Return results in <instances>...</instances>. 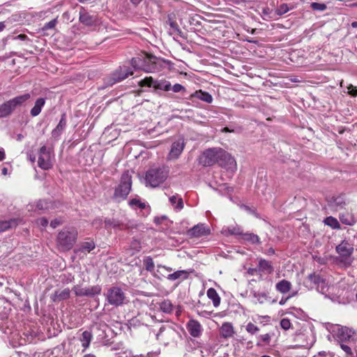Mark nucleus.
Listing matches in <instances>:
<instances>
[{"mask_svg": "<svg viewBox=\"0 0 357 357\" xmlns=\"http://www.w3.org/2000/svg\"><path fill=\"white\" fill-rule=\"evenodd\" d=\"M131 65L135 69H142L146 72H153L161 68L162 61L153 55L143 53L137 57L132 58Z\"/></svg>", "mask_w": 357, "mask_h": 357, "instance_id": "1", "label": "nucleus"}, {"mask_svg": "<svg viewBox=\"0 0 357 357\" xmlns=\"http://www.w3.org/2000/svg\"><path fill=\"white\" fill-rule=\"evenodd\" d=\"M77 237V231L75 227H65L57 236V245L63 251L70 250Z\"/></svg>", "mask_w": 357, "mask_h": 357, "instance_id": "2", "label": "nucleus"}, {"mask_svg": "<svg viewBox=\"0 0 357 357\" xmlns=\"http://www.w3.org/2000/svg\"><path fill=\"white\" fill-rule=\"evenodd\" d=\"M132 187V176L130 171L127 170L123 173L121 177L120 183L115 188L114 197L118 202L124 200L130 193Z\"/></svg>", "mask_w": 357, "mask_h": 357, "instance_id": "3", "label": "nucleus"}, {"mask_svg": "<svg viewBox=\"0 0 357 357\" xmlns=\"http://www.w3.org/2000/svg\"><path fill=\"white\" fill-rule=\"evenodd\" d=\"M168 174L169 170L165 167L149 169L146 172L145 178L146 185H149L152 188L158 186L166 180Z\"/></svg>", "mask_w": 357, "mask_h": 357, "instance_id": "4", "label": "nucleus"}, {"mask_svg": "<svg viewBox=\"0 0 357 357\" xmlns=\"http://www.w3.org/2000/svg\"><path fill=\"white\" fill-rule=\"evenodd\" d=\"M336 252L338 254V261L344 267H349L353 261L352 254L354 247L347 241H343L336 246Z\"/></svg>", "mask_w": 357, "mask_h": 357, "instance_id": "5", "label": "nucleus"}, {"mask_svg": "<svg viewBox=\"0 0 357 357\" xmlns=\"http://www.w3.org/2000/svg\"><path fill=\"white\" fill-rule=\"evenodd\" d=\"M31 98L29 93H25L9 100L0 106V117L10 115L17 107L21 106Z\"/></svg>", "mask_w": 357, "mask_h": 357, "instance_id": "6", "label": "nucleus"}, {"mask_svg": "<svg viewBox=\"0 0 357 357\" xmlns=\"http://www.w3.org/2000/svg\"><path fill=\"white\" fill-rule=\"evenodd\" d=\"M333 335L340 341H347L354 344L357 343V331L346 326H336L333 330Z\"/></svg>", "mask_w": 357, "mask_h": 357, "instance_id": "7", "label": "nucleus"}, {"mask_svg": "<svg viewBox=\"0 0 357 357\" xmlns=\"http://www.w3.org/2000/svg\"><path fill=\"white\" fill-rule=\"evenodd\" d=\"M140 86H153L155 89L163 90L165 91H169L172 85L169 81L167 80H154L151 77H146L139 82Z\"/></svg>", "mask_w": 357, "mask_h": 357, "instance_id": "8", "label": "nucleus"}, {"mask_svg": "<svg viewBox=\"0 0 357 357\" xmlns=\"http://www.w3.org/2000/svg\"><path fill=\"white\" fill-rule=\"evenodd\" d=\"M107 298L109 304L119 306L123 303L125 295L121 288L114 287L108 290Z\"/></svg>", "mask_w": 357, "mask_h": 357, "instance_id": "9", "label": "nucleus"}, {"mask_svg": "<svg viewBox=\"0 0 357 357\" xmlns=\"http://www.w3.org/2000/svg\"><path fill=\"white\" fill-rule=\"evenodd\" d=\"M304 284L308 289L317 288L321 292L324 291L326 289L325 281L319 275L315 273L309 275L304 282Z\"/></svg>", "mask_w": 357, "mask_h": 357, "instance_id": "10", "label": "nucleus"}, {"mask_svg": "<svg viewBox=\"0 0 357 357\" xmlns=\"http://www.w3.org/2000/svg\"><path fill=\"white\" fill-rule=\"evenodd\" d=\"M211 229L204 224H198L189 229L187 234L190 237L199 238L209 235Z\"/></svg>", "mask_w": 357, "mask_h": 357, "instance_id": "11", "label": "nucleus"}, {"mask_svg": "<svg viewBox=\"0 0 357 357\" xmlns=\"http://www.w3.org/2000/svg\"><path fill=\"white\" fill-rule=\"evenodd\" d=\"M132 72L130 71L127 67L120 68L112 74V79L113 81L110 83V84L112 85L116 82H121L127 78L129 75H132Z\"/></svg>", "mask_w": 357, "mask_h": 357, "instance_id": "12", "label": "nucleus"}, {"mask_svg": "<svg viewBox=\"0 0 357 357\" xmlns=\"http://www.w3.org/2000/svg\"><path fill=\"white\" fill-rule=\"evenodd\" d=\"M186 327L189 333L194 337H199L202 333V326L197 320H190L188 322Z\"/></svg>", "mask_w": 357, "mask_h": 357, "instance_id": "13", "label": "nucleus"}, {"mask_svg": "<svg viewBox=\"0 0 357 357\" xmlns=\"http://www.w3.org/2000/svg\"><path fill=\"white\" fill-rule=\"evenodd\" d=\"M79 20L81 23L86 26H93L97 23V17L88 13L83 8L79 12Z\"/></svg>", "mask_w": 357, "mask_h": 357, "instance_id": "14", "label": "nucleus"}, {"mask_svg": "<svg viewBox=\"0 0 357 357\" xmlns=\"http://www.w3.org/2000/svg\"><path fill=\"white\" fill-rule=\"evenodd\" d=\"M30 162H37L39 167L43 169H49L52 167L53 162L51 158H29Z\"/></svg>", "mask_w": 357, "mask_h": 357, "instance_id": "15", "label": "nucleus"}, {"mask_svg": "<svg viewBox=\"0 0 357 357\" xmlns=\"http://www.w3.org/2000/svg\"><path fill=\"white\" fill-rule=\"evenodd\" d=\"M221 337L225 339L232 337L235 334L234 328L231 323L225 322L220 328Z\"/></svg>", "mask_w": 357, "mask_h": 357, "instance_id": "16", "label": "nucleus"}, {"mask_svg": "<svg viewBox=\"0 0 357 357\" xmlns=\"http://www.w3.org/2000/svg\"><path fill=\"white\" fill-rule=\"evenodd\" d=\"M184 146V139L183 137H179L172 145V148L170 150L171 156H178L179 155H181L183 150Z\"/></svg>", "mask_w": 357, "mask_h": 357, "instance_id": "17", "label": "nucleus"}, {"mask_svg": "<svg viewBox=\"0 0 357 357\" xmlns=\"http://www.w3.org/2000/svg\"><path fill=\"white\" fill-rule=\"evenodd\" d=\"M194 98L207 103H211L213 100L212 96L209 93L203 91L202 90L196 91L195 93L191 94L190 99L192 100Z\"/></svg>", "mask_w": 357, "mask_h": 357, "instance_id": "18", "label": "nucleus"}, {"mask_svg": "<svg viewBox=\"0 0 357 357\" xmlns=\"http://www.w3.org/2000/svg\"><path fill=\"white\" fill-rule=\"evenodd\" d=\"M101 289L98 286L92 287L91 288L75 289V294L77 296H92L99 294Z\"/></svg>", "mask_w": 357, "mask_h": 357, "instance_id": "19", "label": "nucleus"}, {"mask_svg": "<svg viewBox=\"0 0 357 357\" xmlns=\"http://www.w3.org/2000/svg\"><path fill=\"white\" fill-rule=\"evenodd\" d=\"M342 223L347 225H353L356 222L354 215L348 211H344L339 215Z\"/></svg>", "mask_w": 357, "mask_h": 357, "instance_id": "20", "label": "nucleus"}, {"mask_svg": "<svg viewBox=\"0 0 357 357\" xmlns=\"http://www.w3.org/2000/svg\"><path fill=\"white\" fill-rule=\"evenodd\" d=\"M276 290L281 294H286L290 291L291 283L286 280H282L275 285Z\"/></svg>", "mask_w": 357, "mask_h": 357, "instance_id": "21", "label": "nucleus"}, {"mask_svg": "<svg viewBox=\"0 0 357 357\" xmlns=\"http://www.w3.org/2000/svg\"><path fill=\"white\" fill-rule=\"evenodd\" d=\"M207 296L213 301L214 307H217L220 304V297L217 293L216 290L213 288H209L206 292Z\"/></svg>", "mask_w": 357, "mask_h": 357, "instance_id": "22", "label": "nucleus"}, {"mask_svg": "<svg viewBox=\"0 0 357 357\" xmlns=\"http://www.w3.org/2000/svg\"><path fill=\"white\" fill-rule=\"evenodd\" d=\"M259 270L266 274H271L273 272V267L271 262L266 259H260L259 261Z\"/></svg>", "mask_w": 357, "mask_h": 357, "instance_id": "23", "label": "nucleus"}, {"mask_svg": "<svg viewBox=\"0 0 357 357\" xmlns=\"http://www.w3.org/2000/svg\"><path fill=\"white\" fill-rule=\"evenodd\" d=\"M45 103V100L43 98H40L36 100L33 107L31 109V115L32 116H38L42 109V107L44 106Z\"/></svg>", "mask_w": 357, "mask_h": 357, "instance_id": "24", "label": "nucleus"}, {"mask_svg": "<svg viewBox=\"0 0 357 357\" xmlns=\"http://www.w3.org/2000/svg\"><path fill=\"white\" fill-rule=\"evenodd\" d=\"M66 126V114H63L59 124L52 131V135L55 137H59L63 129L65 128Z\"/></svg>", "mask_w": 357, "mask_h": 357, "instance_id": "25", "label": "nucleus"}, {"mask_svg": "<svg viewBox=\"0 0 357 357\" xmlns=\"http://www.w3.org/2000/svg\"><path fill=\"white\" fill-rule=\"evenodd\" d=\"M188 275L189 273L186 271H177L168 275L167 279L171 281H174L178 279L185 280L188 278Z\"/></svg>", "mask_w": 357, "mask_h": 357, "instance_id": "26", "label": "nucleus"}, {"mask_svg": "<svg viewBox=\"0 0 357 357\" xmlns=\"http://www.w3.org/2000/svg\"><path fill=\"white\" fill-rule=\"evenodd\" d=\"M129 205L134 209L141 208L145 209L146 213H149L150 208L149 206H146L144 202H142L139 199L137 198H134L130 200Z\"/></svg>", "mask_w": 357, "mask_h": 357, "instance_id": "27", "label": "nucleus"}, {"mask_svg": "<svg viewBox=\"0 0 357 357\" xmlns=\"http://www.w3.org/2000/svg\"><path fill=\"white\" fill-rule=\"evenodd\" d=\"M204 156H225V151L219 147L211 148L204 152Z\"/></svg>", "mask_w": 357, "mask_h": 357, "instance_id": "28", "label": "nucleus"}, {"mask_svg": "<svg viewBox=\"0 0 357 357\" xmlns=\"http://www.w3.org/2000/svg\"><path fill=\"white\" fill-rule=\"evenodd\" d=\"M92 339V335L91 332L88 331H85L82 333L81 337L79 338L80 342H82V346L84 349H87L91 343Z\"/></svg>", "mask_w": 357, "mask_h": 357, "instance_id": "29", "label": "nucleus"}, {"mask_svg": "<svg viewBox=\"0 0 357 357\" xmlns=\"http://www.w3.org/2000/svg\"><path fill=\"white\" fill-rule=\"evenodd\" d=\"M169 202L175 209L181 210L183 208V199L177 195L170 197Z\"/></svg>", "mask_w": 357, "mask_h": 357, "instance_id": "30", "label": "nucleus"}, {"mask_svg": "<svg viewBox=\"0 0 357 357\" xmlns=\"http://www.w3.org/2000/svg\"><path fill=\"white\" fill-rule=\"evenodd\" d=\"M49 204L45 200H39L35 204H31L29 210L34 211L47 209L49 208Z\"/></svg>", "mask_w": 357, "mask_h": 357, "instance_id": "31", "label": "nucleus"}, {"mask_svg": "<svg viewBox=\"0 0 357 357\" xmlns=\"http://www.w3.org/2000/svg\"><path fill=\"white\" fill-rule=\"evenodd\" d=\"M17 225L16 220H0V232L3 231L9 228L15 227Z\"/></svg>", "mask_w": 357, "mask_h": 357, "instance_id": "32", "label": "nucleus"}, {"mask_svg": "<svg viewBox=\"0 0 357 357\" xmlns=\"http://www.w3.org/2000/svg\"><path fill=\"white\" fill-rule=\"evenodd\" d=\"M241 239L250 242L252 244L257 243L259 242V238L257 235L250 233H245L241 234Z\"/></svg>", "mask_w": 357, "mask_h": 357, "instance_id": "33", "label": "nucleus"}, {"mask_svg": "<svg viewBox=\"0 0 357 357\" xmlns=\"http://www.w3.org/2000/svg\"><path fill=\"white\" fill-rule=\"evenodd\" d=\"M324 223L333 229H340V225L337 220L332 216L327 217L324 220Z\"/></svg>", "mask_w": 357, "mask_h": 357, "instance_id": "34", "label": "nucleus"}, {"mask_svg": "<svg viewBox=\"0 0 357 357\" xmlns=\"http://www.w3.org/2000/svg\"><path fill=\"white\" fill-rule=\"evenodd\" d=\"M220 164L222 165V162L224 161V160H227V162L229 165V167H227V168L228 169H230L231 171H234L236 169V162L234 160V158H231V157H229V158H220Z\"/></svg>", "mask_w": 357, "mask_h": 357, "instance_id": "35", "label": "nucleus"}, {"mask_svg": "<svg viewBox=\"0 0 357 357\" xmlns=\"http://www.w3.org/2000/svg\"><path fill=\"white\" fill-rule=\"evenodd\" d=\"M95 248V243L93 241H86V242H84L82 245V247L80 248V250L82 252H91L92 250H93Z\"/></svg>", "mask_w": 357, "mask_h": 357, "instance_id": "36", "label": "nucleus"}, {"mask_svg": "<svg viewBox=\"0 0 357 357\" xmlns=\"http://www.w3.org/2000/svg\"><path fill=\"white\" fill-rule=\"evenodd\" d=\"M160 307L162 311L166 313H169L172 311V305L168 300L162 301L160 305Z\"/></svg>", "mask_w": 357, "mask_h": 357, "instance_id": "37", "label": "nucleus"}, {"mask_svg": "<svg viewBox=\"0 0 357 357\" xmlns=\"http://www.w3.org/2000/svg\"><path fill=\"white\" fill-rule=\"evenodd\" d=\"M144 264L145 266L146 269L148 271L153 272L154 270V263L151 257H146L144 259Z\"/></svg>", "mask_w": 357, "mask_h": 357, "instance_id": "38", "label": "nucleus"}, {"mask_svg": "<svg viewBox=\"0 0 357 357\" xmlns=\"http://www.w3.org/2000/svg\"><path fill=\"white\" fill-rule=\"evenodd\" d=\"M289 10L290 8H289L287 4L282 3L277 8V9L275 10V13L278 15H282L287 13Z\"/></svg>", "mask_w": 357, "mask_h": 357, "instance_id": "39", "label": "nucleus"}, {"mask_svg": "<svg viewBox=\"0 0 357 357\" xmlns=\"http://www.w3.org/2000/svg\"><path fill=\"white\" fill-rule=\"evenodd\" d=\"M245 329L246 331L251 335H254L259 331V327L251 322H249L246 325Z\"/></svg>", "mask_w": 357, "mask_h": 357, "instance_id": "40", "label": "nucleus"}, {"mask_svg": "<svg viewBox=\"0 0 357 357\" xmlns=\"http://www.w3.org/2000/svg\"><path fill=\"white\" fill-rule=\"evenodd\" d=\"M55 296H57L59 300L66 299L70 296V290L69 289H65L59 292H56Z\"/></svg>", "mask_w": 357, "mask_h": 357, "instance_id": "41", "label": "nucleus"}, {"mask_svg": "<svg viewBox=\"0 0 357 357\" xmlns=\"http://www.w3.org/2000/svg\"><path fill=\"white\" fill-rule=\"evenodd\" d=\"M311 8L314 10L324 11L326 9L327 7L324 3L314 2L311 3Z\"/></svg>", "mask_w": 357, "mask_h": 357, "instance_id": "42", "label": "nucleus"}, {"mask_svg": "<svg viewBox=\"0 0 357 357\" xmlns=\"http://www.w3.org/2000/svg\"><path fill=\"white\" fill-rule=\"evenodd\" d=\"M56 24H57V19L55 18V19L50 21L49 22L46 23L44 25L43 29V30L52 29L56 26Z\"/></svg>", "mask_w": 357, "mask_h": 357, "instance_id": "43", "label": "nucleus"}, {"mask_svg": "<svg viewBox=\"0 0 357 357\" xmlns=\"http://www.w3.org/2000/svg\"><path fill=\"white\" fill-rule=\"evenodd\" d=\"M291 325V322L288 319L284 318L280 321V326L284 330L289 329Z\"/></svg>", "mask_w": 357, "mask_h": 357, "instance_id": "44", "label": "nucleus"}, {"mask_svg": "<svg viewBox=\"0 0 357 357\" xmlns=\"http://www.w3.org/2000/svg\"><path fill=\"white\" fill-rule=\"evenodd\" d=\"M340 347L347 356H351L353 355L352 349L348 345L342 343Z\"/></svg>", "mask_w": 357, "mask_h": 357, "instance_id": "45", "label": "nucleus"}, {"mask_svg": "<svg viewBox=\"0 0 357 357\" xmlns=\"http://www.w3.org/2000/svg\"><path fill=\"white\" fill-rule=\"evenodd\" d=\"M254 296L260 303H262L264 300L266 299L267 298V296L265 293H255Z\"/></svg>", "mask_w": 357, "mask_h": 357, "instance_id": "46", "label": "nucleus"}, {"mask_svg": "<svg viewBox=\"0 0 357 357\" xmlns=\"http://www.w3.org/2000/svg\"><path fill=\"white\" fill-rule=\"evenodd\" d=\"M171 89H172V91L175 93H178V92H181V91H185V89L183 86H182L181 84H174L172 88Z\"/></svg>", "mask_w": 357, "mask_h": 357, "instance_id": "47", "label": "nucleus"}, {"mask_svg": "<svg viewBox=\"0 0 357 357\" xmlns=\"http://www.w3.org/2000/svg\"><path fill=\"white\" fill-rule=\"evenodd\" d=\"M348 93L352 96H357V89L356 86H353L352 84H349L347 86Z\"/></svg>", "mask_w": 357, "mask_h": 357, "instance_id": "48", "label": "nucleus"}, {"mask_svg": "<svg viewBox=\"0 0 357 357\" xmlns=\"http://www.w3.org/2000/svg\"><path fill=\"white\" fill-rule=\"evenodd\" d=\"M36 224L39 227H41L42 228H45L47 226L48 220L45 218H42L37 220Z\"/></svg>", "mask_w": 357, "mask_h": 357, "instance_id": "49", "label": "nucleus"}, {"mask_svg": "<svg viewBox=\"0 0 357 357\" xmlns=\"http://www.w3.org/2000/svg\"><path fill=\"white\" fill-rule=\"evenodd\" d=\"M228 232L230 234H234V235H241L242 234V232L240 231V229L236 228V227H229Z\"/></svg>", "mask_w": 357, "mask_h": 357, "instance_id": "50", "label": "nucleus"}, {"mask_svg": "<svg viewBox=\"0 0 357 357\" xmlns=\"http://www.w3.org/2000/svg\"><path fill=\"white\" fill-rule=\"evenodd\" d=\"M11 166L9 164L3 165L1 168V174L4 176L7 175L10 171Z\"/></svg>", "mask_w": 357, "mask_h": 357, "instance_id": "51", "label": "nucleus"}, {"mask_svg": "<svg viewBox=\"0 0 357 357\" xmlns=\"http://www.w3.org/2000/svg\"><path fill=\"white\" fill-rule=\"evenodd\" d=\"M271 335L268 333H266L264 335H261L259 338L262 342L268 344L271 341Z\"/></svg>", "mask_w": 357, "mask_h": 357, "instance_id": "52", "label": "nucleus"}, {"mask_svg": "<svg viewBox=\"0 0 357 357\" xmlns=\"http://www.w3.org/2000/svg\"><path fill=\"white\" fill-rule=\"evenodd\" d=\"M157 268H158L157 273L159 274H161V275H162V271H163V270H165L168 272H170L172 271V268L167 267V266H162V265H158Z\"/></svg>", "mask_w": 357, "mask_h": 357, "instance_id": "53", "label": "nucleus"}, {"mask_svg": "<svg viewBox=\"0 0 357 357\" xmlns=\"http://www.w3.org/2000/svg\"><path fill=\"white\" fill-rule=\"evenodd\" d=\"M63 223V220L59 219H54L50 222V226L52 228H56L57 226L61 225Z\"/></svg>", "mask_w": 357, "mask_h": 357, "instance_id": "54", "label": "nucleus"}, {"mask_svg": "<svg viewBox=\"0 0 357 357\" xmlns=\"http://www.w3.org/2000/svg\"><path fill=\"white\" fill-rule=\"evenodd\" d=\"M105 224L107 226L116 227L119 226V224L114 220H105Z\"/></svg>", "mask_w": 357, "mask_h": 357, "instance_id": "55", "label": "nucleus"}, {"mask_svg": "<svg viewBox=\"0 0 357 357\" xmlns=\"http://www.w3.org/2000/svg\"><path fill=\"white\" fill-rule=\"evenodd\" d=\"M168 24L172 29H178V25L175 21L169 19Z\"/></svg>", "mask_w": 357, "mask_h": 357, "instance_id": "56", "label": "nucleus"}, {"mask_svg": "<svg viewBox=\"0 0 357 357\" xmlns=\"http://www.w3.org/2000/svg\"><path fill=\"white\" fill-rule=\"evenodd\" d=\"M14 40H25L27 39V36L25 34H20L13 38Z\"/></svg>", "mask_w": 357, "mask_h": 357, "instance_id": "57", "label": "nucleus"}, {"mask_svg": "<svg viewBox=\"0 0 357 357\" xmlns=\"http://www.w3.org/2000/svg\"><path fill=\"white\" fill-rule=\"evenodd\" d=\"M6 28V24L3 22H0V32Z\"/></svg>", "mask_w": 357, "mask_h": 357, "instance_id": "58", "label": "nucleus"}, {"mask_svg": "<svg viewBox=\"0 0 357 357\" xmlns=\"http://www.w3.org/2000/svg\"><path fill=\"white\" fill-rule=\"evenodd\" d=\"M130 2H131L132 4H134V5L137 6V5H138V4H139V3L142 0H130Z\"/></svg>", "mask_w": 357, "mask_h": 357, "instance_id": "59", "label": "nucleus"}, {"mask_svg": "<svg viewBox=\"0 0 357 357\" xmlns=\"http://www.w3.org/2000/svg\"><path fill=\"white\" fill-rule=\"evenodd\" d=\"M24 138V135L22 134H18L17 135V140L21 141Z\"/></svg>", "mask_w": 357, "mask_h": 357, "instance_id": "60", "label": "nucleus"}, {"mask_svg": "<svg viewBox=\"0 0 357 357\" xmlns=\"http://www.w3.org/2000/svg\"><path fill=\"white\" fill-rule=\"evenodd\" d=\"M222 132H234V130H230L228 128L225 127L222 130Z\"/></svg>", "mask_w": 357, "mask_h": 357, "instance_id": "61", "label": "nucleus"}, {"mask_svg": "<svg viewBox=\"0 0 357 357\" xmlns=\"http://www.w3.org/2000/svg\"><path fill=\"white\" fill-rule=\"evenodd\" d=\"M0 156H5V151L3 148L0 147Z\"/></svg>", "mask_w": 357, "mask_h": 357, "instance_id": "62", "label": "nucleus"}, {"mask_svg": "<svg viewBox=\"0 0 357 357\" xmlns=\"http://www.w3.org/2000/svg\"><path fill=\"white\" fill-rule=\"evenodd\" d=\"M83 357H96V356L94 354H85Z\"/></svg>", "mask_w": 357, "mask_h": 357, "instance_id": "63", "label": "nucleus"}, {"mask_svg": "<svg viewBox=\"0 0 357 357\" xmlns=\"http://www.w3.org/2000/svg\"><path fill=\"white\" fill-rule=\"evenodd\" d=\"M351 26L354 28H356L357 27V22H353L351 23Z\"/></svg>", "mask_w": 357, "mask_h": 357, "instance_id": "64", "label": "nucleus"}]
</instances>
